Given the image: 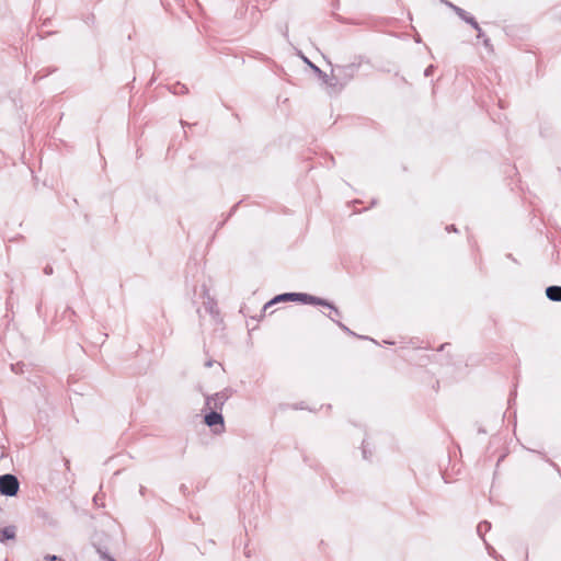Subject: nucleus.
Here are the masks:
<instances>
[{"label":"nucleus","instance_id":"1","mask_svg":"<svg viewBox=\"0 0 561 561\" xmlns=\"http://www.w3.org/2000/svg\"><path fill=\"white\" fill-rule=\"evenodd\" d=\"M279 301H300V302L309 304V305L323 306V307H328L331 310H333L335 314H340L339 309L334 305H332L330 301L319 298V297H316V296H312V295H309V294H302V293L280 294L264 305V308H263L264 311H266L270 307H272L274 304L279 302Z\"/></svg>","mask_w":561,"mask_h":561},{"label":"nucleus","instance_id":"2","mask_svg":"<svg viewBox=\"0 0 561 561\" xmlns=\"http://www.w3.org/2000/svg\"><path fill=\"white\" fill-rule=\"evenodd\" d=\"M358 66L355 64L337 65L332 68L330 88L341 91L356 75Z\"/></svg>","mask_w":561,"mask_h":561},{"label":"nucleus","instance_id":"3","mask_svg":"<svg viewBox=\"0 0 561 561\" xmlns=\"http://www.w3.org/2000/svg\"><path fill=\"white\" fill-rule=\"evenodd\" d=\"M19 488L20 483L15 476L10 473L0 476V494L14 496L16 495Z\"/></svg>","mask_w":561,"mask_h":561},{"label":"nucleus","instance_id":"4","mask_svg":"<svg viewBox=\"0 0 561 561\" xmlns=\"http://www.w3.org/2000/svg\"><path fill=\"white\" fill-rule=\"evenodd\" d=\"M230 392L228 389H225L220 392H217L213 396L206 397V407L209 410L219 411L222 409L225 402L229 399Z\"/></svg>","mask_w":561,"mask_h":561},{"label":"nucleus","instance_id":"5","mask_svg":"<svg viewBox=\"0 0 561 561\" xmlns=\"http://www.w3.org/2000/svg\"><path fill=\"white\" fill-rule=\"evenodd\" d=\"M205 423L209 427H215V426L219 425L221 427L220 432L224 430V417H222L221 413H219L218 411L210 410V412L205 415ZM215 432L219 433L218 430H215Z\"/></svg>","mask_w":561,"mask_h":561},{"label":"nucleus","instance_id":"6","mask_svg":"<svg viewBox=\"0 0 561 561\" xmlns=\"http://www.w3.org/2000/svg\"><path fill=\"white\" fill-rule=\"evenodd\" d=\"M16 536V528L15 526H7L2 529H0V542H4L7 540H13Z\"/></svg>","mask_w":561,"mask_h":561},{"label":"nucleus","instance_id":"7","mask_svg":"<svg viewBox=\"0 0 561 561\" xmlns=\"http://www.w3.org/2000/svg\"><path fill=\"white\" fill-rule=\"evenodd\" d=\"M546 295L552 301H561V286L547 287Z\"/></svg>","mask_w":561,"mask_h":561},{"label":"nucleus","instance_id":"8","mask_svg":"<svg viewBox=\"0 0 561 561\" xmlns=\"http://www.w3.org/2000/svg\"><path fill=\"white\" fill-rule=\"evenodd\" d=\"M447 7H449L461 20H463L465 22H467L468 19H470L471 16L461 8L453 4L451 2L449 1H446V0H442Z\"/></svg>","mask_w":561,"mask_h":561},{"label":"nucleus","instance_id":"9","mask_svg":"<svg viewBox=\"0 0 561 561\" xmlns=\"http://www.w3.org/2000/svg\"><path fill=\"white\" fill-rule=\"evenodd\" d=\"M305 60L312 68V70L318 75V77L330 88L331 76H328L319 67H317L316 65L311 64L309 60H307V59H305Z\"/></svg>","mask_w":561,"mask_h":561},{"label":"nucleus","instance_id":"10","mask_svg":"<svg viewBox=\"0 0 561 561\" xmlns=\"http://www.w3.org/2000/svg\"><path fill=\"white\" fill-rule=\"evenodd\" d=\"M491 525L489 522H482L478 525L477 527V531L479 533L480 536H482V533L484 531H488L490 529Z\"/></svg>","mask_w":561,"mask_h":561},{"label":"nucleus","instance_id":"11","mask_svg":"<svg viewBox=\"0 0 561 561\" xmlns=\"http://www.w3.org/2000/svg\"><path fill=\"white\" fill-rule=\"evenodd\" d=\"M340 329H342L343 331H345L346 333L351 334V335H356L353 331H351L345 324H343L342 322L340 321H335L333 318H331Z\"/></svg>","mask_w":561,"mask_h":561},{"label":"nucleus","instance_id":"12","mask_svg":"<svg viewBox=\"0 0 561 561\" xmlns=\"http://www.w3.org/2000/svg\"><path fill=\"white\" fill-rule=\"evenodd\" d=\"M340 329H342L343 331H345L346 333L351 334V335H356L353 331H351L345 324H343L342 322L340 321H335L333 318H331Z\"/></svg>","mask_w":561,"mask_h":561},{"label":"nucleus","instance_id":"13","mask_svg":"<svg viewBox=\"0 0 561 561\" xmlns=\"http://www.w3.org/2000/svg\"><path fill=\"white\" fill-rule=\"evenodd\" d=\"M467 23L470 24L474 30H479V27H480L478 22L476 21V19L473 16L468 19Z\"/></svg>","mask_w":561,"mask_h":561},{"label":"nucleus","instance_id":"14","mask_svg":"<svg viewBox=\"0 0 561 561\" xmlns=\"http://www.w3.org/2000/svg\"><path fill=\"white\" fill-rule=\"evenodd\" d=\"M433 70H434V66H428L425 71H424V75L425 77H430L432 73H433Z\"/></svg>","mask_w":561,"mask_h":561},{"label":"nucleus","instance_id":"15","mask_svg":"<svg viewBox=\"0 0 561 561\" xmlns=\"http://www.w3.org/2000/svg\"><path fill=\"white\" fill-rule=\"evenodd\" d=\"M483 45L485 46V48L492 50V44H491L490 38H484L483 39Z\"/></svg>","mask_w":561,"mask_h":561},{"label":"nucleus","instance_id":"16","mask_svg":"<svg viewBox=\"0 0 561 561\" xmlns=\"http://www.w3.org/2000/svg\"><path fill=\"white\" fill-rule=\"evenodd\" d=\"M185 90V87L184 85H181V84H178L174 89V93H183Z\"/></svg>","mask_w":561,"mask_h":561},{"label":"nucleus","instance_id":"17","mask_svg":"<svg viewBox=\"0 0 561 561\" xmlns=\"http://www.w3.org/2000/svg\"><path fill=\"white\" fill-rule=\"evenodd\" d=\"M45 560H46V561H56V560H57V557H56V556H54V554H48V556H46V557H45Z\"/></svg>","mask_w":561,"mask_h":561},{"label":"nucleus","instance_id":"18","mask_svg":"<svg viewBox=\"0 0 561 561\" xmlns=\"http://www.w3.org/2000/svg\"><path fill=\"white\" fill-rule=\"evenodd\" d=\"M478 32V38H482L484 36L482 30L479 27V30H477Z\"/></svg>","mask_w":561,"mask_h":561},{"label":"nucleus","instance_id":"19","mask_svg":"<svg viewBox=\"0 0 561 561\" xmlns=\"http://www.w3.org/2000/svg\"><path fill=\"white\" fill-rule=\"evenodd\" d=\"M93 502H94L95 504H99V502H101V499H100L99 494H96V495L93 497Z\"/></svg>","mask_w":561,"mask_h":561},{"label":"nucleus","instance_id":"20","mask_svg":"<svg viewBox=\"0 0 561 561\" xmlns=\"http://www.w3.org/2000/svg\"><path fill=\"white\" fill-rule=\"evenodd\" d=\"M93 502H94L95 504H99V502H101V499H100L99 494H96V495L93 497Z\"/></svg>","mask_w":561,"mask_h":561},{"label":"nucleus","instance_id":"21","mask_svg":"<svg viewBox=\"0 0 561 561\" xmlns=\"http://www.w3.org/2000/svg\"><path fill=\"white\" fill-rule=\"evenodd\" d=\"M205 366L206 367H211L213 366V362L211 360L206 362Z\"/></svg>","mask_w":561,"mask_h":561},{"label":"nucleus","instance_id":"22","mask_svg":"<svg viewBox=\"0 0 561 561\" xmlns=\"http://www.w3.org/2000/svg\"><path fill=\"white\" fill-rule=\"evenodd\" d=\"M494 552L495 550L493 548H489V554L493 556Z\"/></svg>","mask_w":561,"mask_h":561},{"label":"nucleus","instance_id":"23","mask_svg":"<svg viewBox=\"0 0 561 561\" xmlns=\"http://www.w3.org/2000/svg\"><path fill=\"white\" fill-rule=\"evenodd\" d=\"M447 230H448V231H450V230L456 231V228H455V226H450V227H447Z\"/></svg>","mask_w":561,"mask_h":561},{"label":"nucleus","instance_id":"24","mask_svg":"<svg viewBox=\"0 0 561 561\" xmlns=\"http://www.w3.org/2000/svg\"><path fill=\"white\" fill-rule=\"evenodd\" d=\"M45 273H46V274L51 273V268L46 267V268H45Z\"/></svg>","mask_w":561,"mask_h":561},{"label":"nucleus","instance_id":"25","mask_svg":"<svg viewBox=\"0 0 561 561\" xmlns=\"http://www.w3.org/2000/svg\"><path fill=\"white\" fill-rule=\"evenodd\" d=\"M110 561H114V559L110 558Z\"/></svg>","mask_w":561,"mask_h":561}]
</instances>
